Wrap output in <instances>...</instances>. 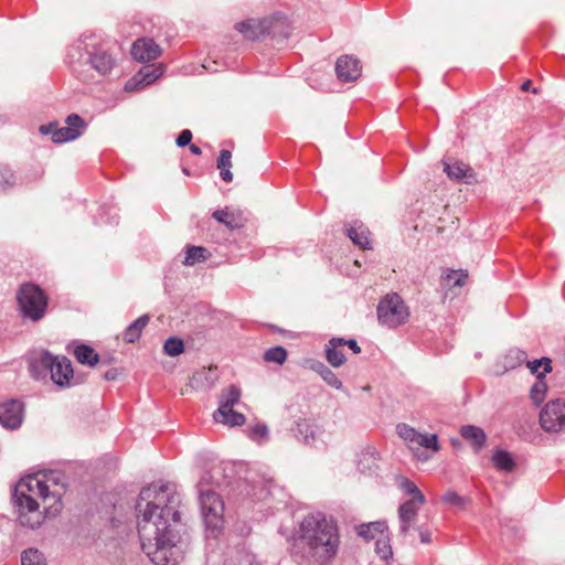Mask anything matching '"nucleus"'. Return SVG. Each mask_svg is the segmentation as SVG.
I'll list each match as a JSON object with an SVG mask.
<instances>
[{
    "mask_svg": "<svg viewBox=\"0 0 565 565\" xmlns=\"http://www.w3.org/2000/svg\"><path fill=\"white\" fill-rule=\"evenodd\" d=\"M180 498L173 484L152 483L141 489L136 504L138 534L143 553L157 565H170L175 545L172 522L180 520Z\"/></svg>",
    "mask_w": 565,
    "mask_h": 565,
    "instance_id": "obj_1",
    "label": "nucleus"
},
{
    "mask_svg": "<svg viewBox=\"0 0 565 565\" xmlns=\"http://www.w3.org/2000/svg\"><path fill=\"white\" fill-rule=\"evenodd\" d=\"M61 479L60 472L51 471L28 476L18 482L13 499L19 509L18 519L21 525L34 529L41 524L39 499L46 514H55L61 510Z\"/></svg>",
    "mask_w": 565,
    "mask_h": 565,
    "instance_id": "obj_2",
    "label": "nucleus"
},
{
    "mask_svg": "<svg viewBox=\"0 0 565 565\" xmlns=\"http://www.w3.org/2000/svg\"><path fill=\"white\" fill-rule=\"evenodd\" d=\"M338 548L335 523L322 513H315L300 523L291 555L299 565H327L334 558Z\"/></svg>",
    "mask_w": 565,
    "mask_h": 565,
    "instance_id": "obj_3",
    "label": "nucleus"
},
{
    "mask_svg": "<svg viewBox=\"0 0 565 565\" xmlns=\"http://www.w3.org/2000/svg\"><path fill=\"white\" fill-rule=\"evenodd\" d=\"M109 43L96 34H85L71 47L70 57L89 64L100 75L110 73L115 60L110 54Z\"/></svg>",
    "mask_w": 565,
    "mask_h": 565,
    "instance_id": "obj_4",
    "label": "nucleus"
},
{
    "mask_svg": "<svg viewBox=\"0 0 565 565\" xmlns=\"http://www.w3.org/2000/svg\"><path fill=\"white\" fill-rule=\"evenodd\" d=\"M30 372L36 380L45 377L47 373L54 384L67 387L73 384L72 362L66 356H54L49 351H43L30 363Z\"/></svg>",
    "mask_w": 565,
    "mask_h": 565,
    "instance_id": "obj_5",
    "label": "nucleus"
},
{
    "mask_svg": "<svg viewBox=\"0 0 565 565\" xmlns=\"http://www.w3.org/2000/svg\"><path fill=\"white\" fill-rule=\"evenodd\" d=\"M17 302L24 320L38 322L46 315L49 297L39 285L25 282L17 291Z\"/></svg>",
    "mask_w": 565,
    "mask_h": 565,
    "instance_id": "obj_6",
    "label": "nucleus"
},
{
    "mask_svg": "<svg viewBox=\"0 0 565 565\" xmlns=\"http://www.w3.org/2000/svg\"><path fill=\"white\" fill-rule=\"evenodd\" d=\"M235 29L241 32L244 38L253 41L259 40L265 35L273 38L288 36L286 21L282 17L265 18L262 20L249 19L236 23Z\"/></svg>",
    "mask_w": 565,
    "mask_h": 565,
    "instance_id": "obj_7",
    "label": "nucleus"
},
{
    "mask_svg": "<svg viewBox=\"0 0 565 565\" xmlns=\"http://www.w3.org/2000/svg\"><path fill=\"white\" fill-rule=\"evenodd\" d=\"M396 433L407 448L419 459L423 457V450L437 452L440 449L436 434L419 433L405 423L397 424Z\"/></svg>",
    "mask_w": 565,
    "mask_h": 565,
    "instance_id": "obj_8",
    "label": "nucleus"
},
{
    "mask_svg": "<svg viewBox=\"0 0 565 565\" xmlns=\"http://www.w3.org/2000/svg\"><path fill=\"white\" fill-rule=\"evenodd\" d=\"M200 505L206 529L216 536L223 527L224 503L211 489H200Z\"/></svg>",
    "mask_w": 565,
    "mask_h": 565,
    "instance_id": "obj_9",
    "label": "nucleus"
},
{
    "mask_svg": "<svg viewBox=\"0 0 565 565\" xmlns=\"http://www.w3.org/2000/svg\"><path fill=\"white\" fill-rule=\"evenodd\" d=\"M408 317V307L397 294L387 295L377 305L379 322L387 328L405 323Z\"/></svg>",
    "mask_w": 565,
    "mask_h": 565,
    "instance_id": "obj_10",
    "label": "nucleus"
},
{
    "mask_svg": "<svg viewBox=\"0 0 565 565\" xmlns=\"http://www.w3.org/2000/svg\"><path fill=\"white\" fill-rule=\"evenodd\" d=\"M65 124L66 126L64 127H58L56 122L42 125L40 132L42 135H51L52 141L55 143H63L77 139L86 128L84 119L77 114L68 115L65 119Z\"/></svg>",
    "mask_w": 565,
    "mask_h": 565,
    "instance_id": "obj_11",
    "label": "nucleus"
},
{
    "mask_svg": "<svg viewBox=\"0 0 565 565\" xmlns=\"http://www.w3.org/2000/svg\"><path fill=\"white\" fill-rule=\"evenodd\" d=\"M539 420L547 433H565V399L556 398L546 403L540 412Z\"/></svg>",
    "mask_w": 565,
    "mask_h": 565,
    "instance_id": "obj_12",
    "label": "nucleus"
},
{
    "mask_svg": "<svg viewBox=\"0 0 565 565\" xmlns=\"http://www.w3.org/2000/svg\"><path fill=\"white\" fill-rule=\"evenodd\" d=\"M23 420V404L11 399L0 404V424L9 429H17Z\"/></svg>",
    "mask_w": 565,
    "mask_h": 565,
    "instance_id": "obj_13",
    "label": "nucleus"
},
{
    "mask_svg": "<svg viewBox=\"0 0 565 565\" xmlns=\"http://www.w3.org/2000/svg\"><path fill=\"white\" fill-rule=\"evenodd\" d=\"M360 61L352 55H343L337 60L335 73L341 82H353L361 76Z\"/></svg>",
    "mask_w": 565,
    "mask_h": 565,
    "instance_id": "obj_14",
    "label": "nucleus"
},
{
    "mask_svg": "<svg viewBox=\"0 0 565 565\" xmlns=\"http://www.w3.org/2000/svg\"><path fill=\"white\" fill-rule=\"evenodd\" d=\"M163 71L159 66L154 65H145L140 68V71L125 84V90L131 92L136 89H141L151 83H153L157 78L162 75Z\"/></svg>",
    "mask_w": 565,
    "mask_h": 565,
    "instance_id": "obj_15",
    "label": "nucleus"
},
{
    "mask_svg": "<svg viewBox=\"0 0 565 565\" xmlns=\"http://www.w3.org/2000/svg\"><path fill=\"white\" fill-rule=\"evenodd\" d=\"M443 164L444 172L450 180L462 181L467 184L476 181V173L468 164L458 160L443 161Z\"/></svg>",
    "mask_w": 565,
    "mask_h": 565,
    "instance_id": "obj_16",
    "label": "nucleus"
},
{
    "mask_svg": "<svg viewBox=\"0 0 565 565\" xmlns=\"http://www.w3.org/2000/svg\"><path fill=\"white\" fill-rule=\"evenodd\" d=\"M160 46L152 39H138L131 47V55L136 61L149 62L160 55Z\"/></svg>",
    "mask_w": 565,
    "mask_h": 565,
    "instance_id": "obj_17",
    "label": "nucleus"
},
{
    "mask_svg": "<svg viewBox=\"0 0 565 565\" xmlns=\"http://www.w3.org/2000/svg\"><path fill=\"white\" fill-rule=\"evenodd\" d=\"M295 437L306 445H315L322 435V429L309 419H299L296 423Z\"/></svg>",
    "mask_w": 565,
    "mask_h": 565,
    "instance_id": "obj_18",
    "label": "nucleus"
},
{
    "mask_svg": "<svg viewBox=\"0 0 565 565\" xmlns=\"http://www.w3.org/2000/svg\"><path fill=\"white\" fill-rule=\"evenodd\" d=\"M420 505L422 504H418L417 501H405L399 505L398 518L401 522L399 531L402 534H406L415 522Z\"/></svg>",
    "mask_w": 565,
    "mask_h": 565,
    "instance_id": "obj_19",
    "label": "nucleus"
},
{
    "mask_svg": "<svg viewBox=\"0 0 565 565\" xmlns=\"http://www.w3.org/2000/svg\"><path fill=\"white\" fill-rule=\"evenodd\" d=\"M343 345V338H332L326 345V359L333 367H340L347 361L342 349H340Z\"/></svg>",
    "mask_w": 565,
    "mask_h": 565,
    "instance_id": "obj_20",
    "label": "nucleus"
},
{
    "mask_svg": "<svg viewBox=\"0 0 565 565\" xmlns=\"http://www.w3.org/2000/svg\"><path fill=\"white\" fill-rule=\"evenodd\" d=\"M347 235L356 246L370 248V231L361 221H354L347 228Z\"/></svg>",
    "mask_w": 565,
    "mask_h": 565,
    "instance_id": "obj_21",
    "label": "nucleus"
},
{
    "mask_svg": "<svg viewBox=\"0 0 565 565\" xmlns=\"http://www.w3.org/2000/svg\"><path fill=\"white\" fill-rule=\"evenodd\" d=\"M241 398V390L234 385L227 387L222 392L218 398V408L217 416H223L224 412H230V408H234V406L239 402Z\"/></svg>",
    "mask_w": 565,
    "mask_h": 565,
    "instance_id": "obj_22",
    "label": "nucleus"
},
{
    "mask_svg": "<svg viewBox=\"0 0 565 565\" xmlns=\"http://www.w3.org/2000/svg\"><path fill=\"white\" fill-rule=\"evenodd\" d=\"M460 435L463 439L471 443L476 451H479L487 441L486 433L478 426L465 425L460 428Z\"/></svg>",
    "mask_w": 565,
    "mask_h": 565,
    "instance_id": "obj_23",
    "label": "nucleus"
},
{
    "mask_svg": "<svg viewBox=\"0 0 565 565\" xmlns=\"http://www.w3.org/2000/svg\"><path fill=\"white\" fill-rule=\"evenodd\" d=\"M149 322V316L143 315L130 323L122 332V339L127 343H135L141 335L142 330Z\"/></svg>",
    "mask_w": 565,
    "mask_h": 565,
    "instance_id": "obj_24",
    "label": "nucleus"
},
{
    "mask_svg": "<svg viewBox=\"0 0 565 565\" xmlns=\"http://www.w3.org/2000/svg\"><path fill=\"white\" fill-rule=\"evenodd\" d=\"M388 531V526L385 522H371L367 524H361L358 527V534L366 541L376 540L382 533Z\"/></svg>",
    "mask_w": 565,
    "mask_h": 565,
    "instance_id": "obj_25",
    "label": "nucleus"
},
{
    "mask_svg": "<svg viewBox=\"0 0 565 565\" xmlns=\"http://www.w3.org/2000/svg\"><path fill=\"white\" fill-rule=\"evenodd\" d=\"M533 425V417L526 411H521L515 414V418L512 423V428L514 433L522 437L526 438L529 436V431Z\"/></svg>",
    "mask_w": 565,
    "mask_h": 565,
    "instance_id": "obj_26",
    "label": "nucleus"
},
{
    "mask_svg": "<svg viewBox=\"0 0 565 565\" xmlns=\"http://www.w3.org/2000/svg\"><path fill=\"white\" fill-rule=\"evenodd\" d=\"M526 359L527 354L525 351L518 348L510 349L503 356V367L505 371L514 370L522 365Z\"/></svg>",
    "mask_w": 565,
    "mask_h": 565,
    "instance_id": "obj_27",
    "label": "nucleus"
},
{
    "mask_svg": "<svg viewBox=\"0 0 565 565\" xmlns=\"http://www.w3.org/2000/svg\"><path fill=\"white\" fill-rule=\"evenodd\" d=\"M74 354H75L76 360L81 364L94 366L99 361L98 354L94 351L93 348H90L89 345H86V344L77 345L74 350Z\"/></svg>",
    "mask_w": 565,
    "mask_h": 565,
    "instance_id": "obj_28",
    "label": "nucleus"
},
{
    "mask_svg": "<svg viewBox=\"0 0 565 565\" xmlns=\"http://www.w3.org/2000/svg\"><path fill=\"white\" fill-rule=\"evenodd\" d=\"M547 388L548 387L545 382L544 373H539L535 383L532 385L530 390V398L532 399L535 406H539L545 399Z\"/></svg>",
    "mask_w": 565,
    "mask_h": 565,
    "instance_id": "obj_29",
    "label": "nucleus"
},
{
    "mask_svg": "<svg viewBox=\"0 0 565 565\" xmlns=\"http://www.w3.org/2000/svg\"><path fill=\"white\" fill-rule=\"evenodd\" d=\"M213 218L224 224L230 230H236L242 226L241 220L234 212L225 210H216L213 212Z\"/></svg>",
    "mask_w": 565,
    "mask_h": 565,
    "instance_id": "obj_30",
    "label": "nucleus"
},
{
    "mask_svg": "<svg viewBox=\"0 0 565 565\" xmlns=\"http://www.w3.org/2000/svg\"><path fill=\"white\" fill-rule=\"evenodd\" d=\"M213 418L216 423L227 425L230 427L242 426L245 424L246 418L242 413L230 408V412H224L223 416H217V412H214Z\"/></svg>",
    "mask_w": 565,
    "mask_h": 565,
    "instance_id": "obj_31",
    "label": "nucleus"
},
{
    "mask_svg": "<svg viewBox=\"0 0 565 565\" xmlns=\"http://www.w3.org/2000/svg\"><path fill=\"white\" fill-rule=\"evenodd\" d=\"M374 541H375V547H374L375 553L377 554V556L381 559L387 562L393 555L391 540L388 536V531L385 533H382L381 536H379Z\"/></svg>",
    "mask_w": 565,
    "mask_h": 565,
    "instance_id": "obj_32",
    "label": "nucleus"
},
{
    "mask_svg": "<svg viewBox=\"0 0 565 565\" xmlns=\"http://www.w3.org/2000/svg\"><path fill=\"white\" fill-rule=\"evenodd\" d=\"M210 256V252L201 246H188L184 265L193 266L198 263L204 262Z\"/></svg>",
    "mask_w": 565,
    "mask_h": 565,
    "instance_id": "obj_33",
    "label": "nucleus"
},
{
    "mask_svg": "<svg viewBox=\"0 0 565 565\" xmlns=\"http://www.w3.org/2000/svg\"><path fill=\"white\" fill-rule=\"evenodd\" d=\"M492 461L498 470L505 472L512 471L515 466L511 454L505 450H497L492 456Z\"/></svg>",
    "mask_w": 565,
    "mask_h": 565,
    "instance_id": "obj_34",
    "label": "nucleus"
},
{
    "mask_svg": "<svg viewBox=\"0 0 565 565\" xmlns=\"http://www.w3.org/2000/svg\"><path fill=\"white\" fill-rule=\"evenodd\" d=\"M401 489L405 494L412 497L409 501H417L418 504H424L426 499L418 487L409 479H403L401 482Z\"/></svg>",
    "mask_w": 565,
    "mask_h": 565,
    "instance_id": "obj_35",
    "label": "nucleus"
},
{
    "mask_svg": "<svg viewBox=\"0 0 565 565\" xmlns=\"http://www.w3.org/2000/svg\"><path fill=\"white\" fill-rule=\"evenodd\" d=\"M21 565H46V559L39 550L29 548L21 555Z\"/></svg>",
    "mask_w": 565,
    "mask_h": 565,
    "instance_id": "obj_36",
    "label": "nucleus"
},
{
    "mask_svg": "<svg viewBox=\"0 0 565 565\" xmlns=\"http://www.w3.org/2000/svg\"><path fill=\"white\" fill-rule=\"evenodd\" d=\"M529 370L532 374H535L536 376L539 373H544V376L547 373L552 372V360L548 358H542L534 361H525Z\"/></svg>",
    "mask_w": 565,
    "mask_h": 565,
    "instance_id": "obj_37",
    "label": "nucleus"
},
{
    "mask_svg": "<svg viewBox=\"0 0 565 565\" xmlns=\"http://www.w3.org/2000/svg\"><path fill=\"white\" fill-rule=\"evenodd\" d=\"M184 350L183 341L179 338L171 337L166 340L163 351L169 356H178Z\"/></svg>",
    "mask_w": 565,
    "mask_h": 565,
    "instance_id": "obj_38",
    "label": "nucleus"
},
{
    "mask_svg": "<svg viewBox=\"0 0 565 565\" xmlns=\"http://www.w3.org/2000/svg\"><path fill=\"white\" fill-rule=\"evenodd\" d=\"M247 436L253 441L262 443L268 437V427L263 423H257L247 429Z\"/></svg>",
    "mask_w": 565,
    "mask_h": 565,
    "instance_id": "obj_39",
    "label": "nucleus"
},
{
    "mask_svg": "<svg viewBox=\"0 0 565 565\" xmlns=\"http://www.w3.org/2000/svg\"><path fill=\"white\" fill-rule=\"evenodd\" d=\"M264 359L267 362L282 364L287 359V351L282 347H274L265 352Z\"/></svg>",
    "mask_w": 565,
    "mask_h": 565,
    "instance_id": "obj_40",
    "label": "nucleus"
},
{
    "mask_svg": "<svg viewBox=\"0 0 565 565\" xmlns=\"http://www.w3.org/2000/svg\"><path fill=\"white\" fill-rule=\"evenodd\" d=\"M15 183L14 173L7 167H0V191H6Z\"/></svg>",
    "mask_w": 565,
    "mask_h": 565,
    "instance_id": "obj_41",
    "label": "nucleus"
},
{
    "mask_svg": "<svg viewBox=\"0 0 565 565\" xmlns=\"http://www.w3.org/2000/svg\"><path fill=\"white\" fill-rule=\"evenodd\" d=\"M468 278V274L463 270H449L446 279L454 287H462Z\"/></svg>",
    "mask_w": 565,
    "mask_h": 565,
    "instance_id": "obj_42",
    "label": "nucleus"
},
{
    "mask_svg": "<svg viewBox=\"0 0 565 565\" xmlns=\"http://www.w3.org/2000/svg\"><path fill=\"white\" fill-rule=\"evenodd\" d=\"M322 380L331 387L340 390L342 388V382L339 380L337 374L327 367L326 370H322V373L320 374Z\"/></svg>",
    "mask_w": 565,
    "mask_h": 565,
    "instance_id": "obj_43",
    "label": "nucleus"
},
{
    "mask_svg": "<svg viewBox=\"0 0 565 565\" xmlns=\"http://www.w3.org/2000/svg\"><path fill=\"white\" fill-rule=\"evenodd\" d=\"M232 153L230 150L222 149L220 152V157L217 160V168L218 169H225L232 167Z\"/></svg>",
    "mask_w": 565,
    "mask_h": 565,
    "instance_id": "obj_44",
    "label": "nucleus"
},
{
    "mask_svg": "<svg viewBox=\"0 0 565 565\" xmlns=\"http://www.w3.org/2000/svg\"><path fill=\"white\" fill-rule=\"evenodd\" d=\"M443 501L451 505L462 504V498L455 491H448L443 495Z\"/></svg>",
    "mask_w": 565,
    "mask_h": 565,
    "instance_id": "obj_45",
    "label": "nucleus"
},
{
    "mask_svg": "<svg viewBox=\"0 0 565 565\" xmlns=\"http://www.w3.org/2000/svg\"><path fill=\"white\" fill-rule=\"evenodd\" d=\"M191 140H192V132L189 129H184L179 134V136L177 138V145L179 147H185V146L190 145Z\"/></svg>",
    "mask_w": 565,
    "mask_h": 565,
    "instance_id": "obj_46",
    "label": "nucleus"
},
{
    "mask_svg": "<svg viewBox=\"0 0 565 565\" xmlns=\"http://www.w3.org/2000/svg\"><path fill=\"white\" fill-rule=\"evenodd\" d=\"M309 367L317 372L319 375L322 373V370H326L328 366L320 362V361H316V360H310L309 362Z\"/></svg>",
    "mask_w": 565,
    "mask_h": 565,
    "instance_id": "obj_47",
    "label": "nucleus"
},
{
    "mask_svg": "<svg viewBox=\"0 0 565 565\" xmlns=\"http://www.w3.org/2000/svg\"><path fill=\"white\" fill-rule=\"evenodd\" d=\"M344 345H348L353 351V353H355V354L361 352L360 345L353 339L344 340Z\"/></svg>",
    "mask_w": 565,
    "mask_h": 565,
    "instance_id": "obj_48",
    "label": "nucleus"
},
{
    "mask_svg": "<svg viewBox=\"0 0 565 565\" xmlns=\"http://www.w3.org/2000/svg\"><path fill=\"white\" fill-rule=\"evenodd\" d=\"M221 170V178L225 182H231L233 180V174L230 170V168L220 169Z\"/></svg>",
    "mask_w": 565,
    "mask_h": 565,
    "instance_id": "obj_49",
    "label": "nucleus"
},
{
    "mask_svg": "<svg viewBox=\"0 0 565 565\" xmlns=\"http://www.w3.org/2000/svg\"><path fill=\"white\" fill-rule=\"evenodd\" d=\"M190 151L193 153V154H201V149L200 147H198L196 145L192 143L190 145Z\"/></svg>",
    "mask_w": 565,
    "mask_h": 565,
    "instance_id": "obj_50",
    "label": "nucleus"
},
{
    "mask_svg": "<svg viewBox=\"0 0 565 565\" xmlns=\"http://www.w3.org/2000/svg\"><path fill=\"white\" fill-rule=\"evenodd\" d=\"M420 541L423 543H429L430 542V536L428 533H425V532H420Z\"/></svg>",
    "mask_w": 565,
    "mask_h": 565,
    "instance_id": "obj_51",
    "label": "nucleus"
},
{
    "mask_svg": "<svg viewBox=\"0 0 565 565\" xmlns=\"http://www.w3.org/2000/svg\"><path fill=\"white\" fill-rule=\"evenodd\" d=\"M531 84H532V83H531V81H526V82H524V83L522 84V86H521V89H522V90H524V92L529 90V89H530Z\"/></svg>",
    "mask_w": 565,
    "mask_h": 565,
    "instance_id": "obj_52",
    "label": "nucleus"
},
{
    "mask_svg": "<svg viewBox=\"0 0 565 565\" xmlns=\"http://www.w3.org/2000/svg\"><path fill=\"white\" fill-rule=\"evenodd\" d=\"M203 68L207 70V71H215L214 68H211L210 66L203 64Z\"/></svg>",
    "mask_w": 565,
    "mask_h": 565,
    "instance_id": "obj_53",
    "label": "nucleus"
}]
</instances>
